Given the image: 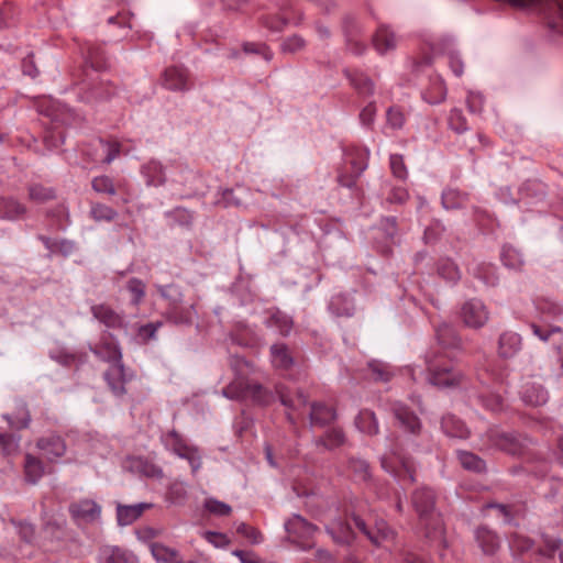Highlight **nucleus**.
I'll list each match as a JSON object with an SVG mask.
<instances>
[{
	"label": "nucleus",
	"mask_w": 563,
	"mask_h": 563,
	"mask_svg": "<svg viewBox=\"0 0 563 563\" xmlns=\"http://www.w3.org/2000/svg\"><path fill=\"white\" fill-rule=\"evenodd\" d=\"M428 380L437 387L459 386L464 376L453 365L438 353H429L427 356Z\"/></svg>",
	"instance_id": "nucleus-1"
},
{
	"label": "nucleus",
	"mask_w": 563,
	"mask_h": 563,
	"mask_svg": "<svg viewBox=\"0 0 563 563\" xmlns=\"http://www.w3.org/2000/svg\"><path fill=\"white\" fill-rule=\"evenodd\" d=\"M224 395L230 398L250 397L256 401L266 404L269 401L271 396L260 384H244L235 382L224 389Z\"/></svg>",
	"instance_id": "nucleus-2"
},
{
	"label": "nucleus",
	"mask_w": 563,
	"mask_h": 563,
	"mask_svg": "<svg viewBox=\"0 0 563 563\" xmlns=\"http://www.w3.org/2000/svg\"><path fill=\"white\" fill-rule=\"evenodd\" d=\"M413 505L420 516L421 522L428 526L431 520L440 528V521L432 515L434 496L429 489H421L413 495Z\"/></svg>",
	"instance_id": "nucleus-3"
},
{
	"label": "nucleus",
	"mask_w": 563,
	"mask_h": 563,
	"mask_svg": "<svg viewBox=\"0 0 563 563\" xmlns=\"http://www.w3.org/2000/svg\"><path fill=\"white\" fill-rule=\"evenodd\" d=\"M354 523L376 545H382L386 541H391L395 537V532L384 520H378L373 530H368L366 523L360 517H354Z\"/></svg>",
	"instance_id": "nucleus-4"
},
{
	"label": "nucleus",
	"mask_w": 563,
	"mask_h": 563,
	"mask_svg": "<svg viewBox=\"0 0 563 563\" xmlns=\"http://www.w3.org/2000/svg\"><path fill=\"white\" fill-rule=\"evenodd\" d=\"M461 316L465 325L474 329L483 327L488 320V312L479 301L466 302L462 308Z\"/></svg>",
	"instance_id": "nucleus-5"
},
{
	"label": "nucleus",
	"mask_w": 563,
	"mask_h": 563,
	"mask_svg": "<svg viewBox=\"0 0 563 563\" xmlns=\"http://www.w3.org/2000/svg\"><path fill=\"white\" fill-rule=\"evenodd\" d=\"M37 448L48 461H55L66 452L64 440L55 434L43 437L37 441Z\"/></svg>",
	"instance_id": "nucleus-6"
},
{
	"label": "nucleus",
	"mask_w": 563,
	"mask_h": 563,
	"mask_svg": "<svg viewBox=\"0 0 563 563\" xmlns=\"http://www.w3.org/2000/svg\"><path fill=\"white\" fill-rule=\"evenodd\" d=\"M70 512L78 519L91 522L99 518L101 509L93 500L84 499L73 504L70 506Z\"/></svg>",
	"instance_id": "nucleus-7"
},
{
	"label": "nucleus",
	"mask_w": 563,
	"mask_h": 563,
	"mask_svg": "<svg viewBox=\"0 0 563 563\" xmlns=\"http://www.w3.org/2000/svg\"><path fill=\"white\" fill-rule=\"evenodd\" d=\"M113 358L114 361L107 372V379L112 390L120 395L124 393V371L120 363V354L118 352H114Z\"/></svg>",
	"instance_id": "nucleus-8"
},
{
	"label": "nucleus",
	"mask_w": 563,
	"mask_h": 563,
	"mask_svg": "<svg viewBox=\"0 0 563 563\" xmlns=\"http://www.w3.org/2000/svg\"><path fill=\"white\" fill-rule=\"evenodd\" d=\"M5 418L11 428L18 430L26 428L30 423V413L26 407L21 404H13L10 406Z\"/></svg>",
	"instance_id": "nucleus-9"
},
{
	"label": "nucleus",
	"mask_w": 563,
	"mask_h": 563,
	"mask_svg": "<svg viewBox=\"0 0 563 563\" xmlns=\"http://www.w3.org/2000/svg\"><path fill=\"white\" fill-rule=\"evenodd\" d=\"M151 552L157 562L183 563L179 553L175 549L168 548L162 543H152Z\"/></svg>",
	"instance_id": "nucleus-10"
},
{
	"label": "nucleus",
	"mask_w": 563,
	"mask_h": 563,
	"mask_svg": "<svg viewBox=\"0 0 563 563\" xmlns=\"http://www.w3.org/2000/svg\"><path fill=\"white\" fill-rule=\"evenodd\" d=\"M130 467L133 472L151 478H159L163 474L157 465L141 457L132 459Z\"/></svg>",
	"instance_id": "nucleus-11"
},
{
	"label": "nucleus",
	"mask_w": 563,
	"mask_h": 563,
	"mask_svg": "<svg viewBox=\"0 0 563 563\" xmlns=\"http://www.w3.org/2000/svg\"><path fill=\"white\" fill-rule=\"evenodd\" d=\"M148 504H139L134 506H119L118 507V521L120 525L125 526L135 521L145 509L150 508Z\"/></svg>",
	"instance_id": "nucleus-12"
},
{
	"label": "nucleus",
	"mask_w": 563,
	"mask_h": 563,
	"mask_svg": "<svg viewBox=\"0 0 563 563\" xmlns=\"http://www.w3.org/2000/svg\"><path fill=\"white\" fill-rule=\"evenodd\" d=\"M287 530L301 538H309L316 531V527L300 516H295L287 522Z\"/></svg>",
	"instance_id": "nucleus-13"
},
{
	"label": "nucleus",
	"mask_w": 563,
	"mask_h": 563,
	"mask_svg": "<svg viewBox=\"0 0 563 563\" xmlns=\"http://www.w3.org/2000/svg\"><path fill=\"white\" fill-rule=\"evenodd\" d=\"M25 213V208L11 198H0V218L14 219Z\"/></svg>",
	"instance_id": "nucleus-14"
},
{
	"label": "nucleus",
	"mask_w": 563,
	"mask_h": 563,
	"mask_svg": "<svg viewBox=\"0 0 563 563\" xmlns=\"http://www.w3.org/2000/svg\"><path fill=\"white\" fill-rule=\"evenodd\" d=\"M310 418L313 424L323 426L332 422L336 418V413L333 408L324 405H313Z\"/></svg>",
	"instance_id": "nucleus-15"
},
{
	"label": "nucleus",
	"mask_w": 563,
	"mask_h": 563,
	"mask_svg": "<svg viewBox=\"0 0 563 563\" xmlns=\"http://www.w3.org/2000/svg\"><path fill=\"white\" fill-rule=\"evenodd\" d=\"M95 317L104 323L107 327H120L122 323L121 317L115 313L110 307L104 305L93 307Z\"/></svg>",
	"instance_id": "nucleus-16"
},
{
	"label": "nucleus",
	"mask_w": 563,
	"mask_h": 563,
	"mask_svg": "<svg viewBox=\"0 0 563 563\" xmlns=\"http://www.w3.org/2000/svg\"><path fill=\"white\" fill-rule=\"evenodd\" d=\"M357 428L367 434L374 435L378 432V423L376 416L373 411L363 410L356 418Z\"/></svg>",
	"instance_id": "nucleus-17"
},
{
	"label": "nucleus",
	"mask_w": 563,
	"mask_h": 563,
	"mask_svg": "<svg viewBox=\"0 0 563 563\" xmlns=\"http://www.w3.org/2000/svg\"><path fill=\"white\" fill-rule=\"evenodd\" d=\"M164 84L169 89H184L186 85V74L177 67H169L164 73Z\"/></svg>",
	"instance_id": "nucleus-18"
},
{
	"label": "nucleus",
	"mask_w": 563,
	"mask_h": 563,
	"mask_svg": "<svg viewBox=\"0 0 563 563\" xmlns=\"http://www.w3.org/2000/svg\"><path fill=\"white\" fill-rule=\"evenodd\" d=\"M272 356H273V363L278 368L288 369L294 360L288 352V349L284 344H275L272 346Z\"/></svg>",
	"instance_id": "nucleus-19"
},
{
	"label": "nucleus",
	"mask_w": 563,
	"mask_h": 563,
	"mask_svg": "<svg viewBox=\"0 0 563 563\" xmlns=\"http://www.w3.org/2000/svg\"><path fill=\"white\" fill-rule=\"evenodd\" d=\"M562 542L560 539L543 534L542 543L537 553L545 559H552L556 551L561 549Z\"/></svg>",
	"instance_id": "nucleus-20"
},
{
	"label": "nucleus",
	"mask_w": 563,
	"mask_h": 563,
	"mask_svg": "<svg viewBox=\"0 0 563 563\" xmlns=\"http://www.w3.org/2000/svg\"><path fill=\"white\" fill-rule=\"evenodd\" d=\"M396 417L400 424L412 433L420 430V422L416 415L410 412L406 408H399L396 410Z\"/></svg>",
	"instance_id": "nucleus-21"
},
{
	"label": "nucleus",
	"mask_w": 563,
	"mask_h": 563,
	"mask_svg": "<svg viewBox=\"0 0 563 563\" xmlns=\"http://www.w3.org/2000/svg\"><path fill=\"white\" fill-rule=\"evenodd\" d=\"M25 475L30 482H36L44 473V467L37 457L27 454L25 457Z\"/></svg>",
	"instance_id": "nucleus-22"
},
{
	"label": "nucleus",
	"mask_w": 563,
	"mask_h": 563,
	"mask_svg": "<svg viewBox=\"0 0 563 563\" xmlns=\"http://www.w3.org/2000/svg\"><path fill=\"white\" fill-rule=\"evenodd\" d=\"M328 531L332 534L333 539L338 543H349L353 538L351 528L342 521H336L333 523V526L329 528Z\"/></svg>",
	"instance_id": "nucleus-23"
},
{
	"label": "nucleus",
	"mask_w": 563,
	"mask_h": 563,
	"mask_svg": "<svg viewBox=\"0 0 563 563\" xmlns=\"http://www.w3.org/2000/svg\"><path fill=\"white\" fill-rule=\"evenodd\" d=\"M395 35L386 29H380L374 36V45L380 51L385 52L395 46Z\"/></svg>",
	"instance_id": "nucleus-24"
},
{
	"label": "nucleus",
	"mask_w": 563,
	"mask_h": 563,
	"mask_svg": "<svg viewBox=\"0 0 563 563\" xmlns=\"http://www.w3.org/2000/svg\"><path fill=\"white\" fill-rule=\"evenodd\" d=\"M55 198V191L52 188L44 187L42 185H34L30 188V199L44 203Z\"/></svg>",
	"instance_id": "nucleus-25"
},
{
	"label": "nucleus",
	"mask_w": 563,
	"mask_h": 563,
	"mask_svg": "<svg viewBox=\"0 0 563 563\" xmlns=\"http://www.w3.org/2000/svg\"><path fill=\"white\" fill-rule=\"evenodd\" d=\"M477 538L481 541L482 548L486 553H494L498 547L496 537L486 528H481L477 531Z\"/></svg>",
	"instance_id": "nucleus-26"
},
{
	"label": "nucleus",
	"mask_w": 563,
	"mask_h": 563,
	"mask_svg": "<svg viewBox=\"0 0 563 563\" xmlns=\"http://www.w3.org/2000/svg\"><path fill=\"white\" fill-rule=\"evenodd\" d=\"M460 461L464 468L471 470L474 472H482L485 470V463L478 456L464 452L460 454Z\"/></svg>",
	"instance_id": "nucleus-27"
},
{
	"label": "nucleus",
	"mask_w": 563,
	"mask_h": 563,
	"mask_svg": "<svg viewBox=\"0 0 563 563\" xmlns=\"http://www.w3.org/2000/svg\"><path fill=\"white\" fill-rule=\"evenodd\" d=\"M345 437L342 430L332 429L322 439L323 444L329 449H334L344 443Z\"/></svg>",
	"instance_id": "nucleus-28"
},
{
	"label": "nucleus",
	"mask_w": 563,
	"mask_h": 563,
	"mask_svg": "<svg viewBox=\"0 0 563 563\" xmlns=\"http://www.w3.org/2000/svg\"><path fill=\"white\" fill-rule=\"evenodd\" d=\"M92 187L99 192H108L110 195L115 192L112 180L107 176L96 177L92 181Z\"/></svg>",
	"instance_id": "nucleus-29"
},
{
	"label": "nucleus",
	"mask_w": 563,
	"mask_h": 563,
	"mask_svg": "<svg viewBox=\"0 0 563 563\" xmlns=\"http://www.w3.org/2000/svg\"><path fill=\"white\" fill-rule=\"evenodd\" d=\"M369 369L372 373V378L374 380L387 382L391 376V374L387 371L386 366L378 362L371 363Z\"/></svg>",
	"instance_id": "nucleus-30"
},
{
	"label": "nucleus",
	"mask_w": 563,
	"mask_h": 563,
	"mask_svg": "<svg viewBox=\"0 0 563 563\" xmlns=\"http://www.w3.org/2000/svg\"><path fill=\"white\" fill-rule=\"evenodd\" d=\"M205 506L210 512L216 515L228 516L231 512L229 505L216 499H208Z\"/></svg>",
	"instance_id": "nucleus-31"
},
{
	"label": "nucleus",
	"mask_w": 563,
	"mask_h": 563,
	"mask_svg": "<svg viewBox=\"0 0 563 563\" xmlns=\"http://www.w3.org/2000/svg\"><path fill=\"white\" fill-rule=\"evenodd\" d=\"M115 211L107 206L97 205L92 208V216L97 221H110L115 217Z\"/></svg>",
	"instance_id": "nucleus-32"
},
{
	"label": "nucleus",
	"mask_w": 563,
	"mask_h": 563,
	"mask_svg": "<svg viewBox=\"0 0 563 563\" xmlns=\"http://www.w3.org/2000/svg\"><path fill=\"white\" fill-rule=\"evenodd\" d=\"M100 145L107 150V155L103 158V162L107 164L111 163L120 153L121 145L117 141L107 143L100 142Z\"/></svg>",
	"instance_id": "nucleus-33"
},
{
	"label": "nucleus",
	"mask_w": 563,
	"mask_h": 563,
	"mask_svg": "<svg viewBox=\"0 0 563 563\" xmlns=\"http://www.w3.org/2000/svg\"><path fill=\"white\" fill-rule=\"evenodd\" d=\"M236 531L245 538L250 539L253 543H257L261 539V533L255 528L250 527L244 522L238 526Z\"/></svg>",
	"instance_id": "nucleus-34"
},
{
	"label": "nucleus",
	"mask_w": 563,
	"mask_h": 563,
	"mask_svg": "<svg viewBox=\"0 0 563 563\" xmlns=\"http://www.w3.org/2000/svg\"><path fill=\"white\" fill-rule=\"evenodd\" d=\"M512 547L519 552L525 553L526 551L532 548V541L528 538L521 536H514L512 538Z\"/></svg>",
	"instance_id": "nucleus-35"
},
{
	"label": "nucleus",
	"mask_w": 563,
	"mask_h": 563,
	"mask_svg": "<svg viewBox=\"0 0 563 563\" xmlns=\"http://www.w3.org/2000/svg\"><path fill=\"white\" fill-rule=\"evenodd\" d=\"M129 289L135 296L134 302L139 303L144 296V285L134 279L129 283Z\"/></svg>",
	"instance_id": "nucleus-36"
},
{
	"label": "nucleus",
	"mask_w": 563,
	"mask_h": 563,
	"mask_svg": "<svg viewBox=\"0 0 563 563\" xmlns=\"http://www.w3.org/2000/svg\"><path fill=\"white\" fill-rule=\"evenodd\" d=\"M0 444L5 453H11L16 450L18 445L12 435L0 434Z\"/></svg>",
	"instance_id": "nucleus-37"
},
{
	"label": "nucleus",
	"mask_w": 563,
	"mask_h": 563,
	"mask_svg": "<svg viewBox=\"0 0 563 563\" xmlns=\"http://www.w3.org/2000/svg\"><path fill=\"white\" fill-rule=\"evenodd\" d=\"M19 533L27 542L33 540L34 528L29 522H19Z\"/></svg>",
	"instance_id": "nucleus-38"
},
{
	"label": "nucleus",
	"mask_w": 563,
	"mask_h": 563,
	"mask_svg": "<svg viewBox=\"0 0 563 563\" xmlns=\"http://www.w3.org/2000/svg\"><path fill=\"white\" fill-rule=\"evenodd\" d=\"M206 538L209 542L213 543L217 547H223L229 544V539L227 538V536L222 533L207 532Z\"/></svg>",
	"instance_id": "nucleus-39"
},
{
	"label": "nucleus",
	"mask_w": 563,
	"mask_h": 563,
	"mask_svg": "<svg viewBox=\"0 0 563 563\" xmlns=\"http://www.w3.org/2000/svg\"><path fill=\"white\" fill-rule=\"evenodd\" d=\"M305 42L299 36H292L284 44V49L289 52H296L297 49H300L303 46Z\"/></svg>",
	"instance_id": "nucleus-40"
},
{
	"label": "nucleus",
	"mask_w": 563,
	"mask_h": 563,
	"mask_svg": "<svg viewBox=\"0 0 563 563\" xmlns=\"http://www.w3.org/2000/svg\"><path fill=\"white\" fill-rule=\"evenodd\" d=\"M106 563H126V558L123 552L119 550H111L106 558Z\"/></svg>",
	"instance_id": "nucleus-41"
},
{
	"label": "nucleus",
	"mask_w": 563,
	"mask_h": 563,
	"mask_svg": "<svg viewBox=\"0 0 563 563\" xmlns=\"http://www.w3.org/2000/svg\"><path fill=\"white\" fill-rule=\"evenodd\" d=\"M388 121L393 126H401L404 123V115L400 111L397 110H389L388 112Z\"/></svg>",
	"instance_id": "nucleus-42"
},
{
	"label": "nucleus",
	"mask_w": 563,
	"mask_h": 563,
	"mask_svg": "<svg viewBox=\"0 0 563 563\" xmlns=\"http://www.w3.org/2000/svg\"><path fill=\"white\" fill-rule=\"evenodd\" d=\"M391 168L397 177L402 178L405 176V166L400 157L391 158Z\"/></svg>",
	"instance_id": "nucleus-43"
},
{
	"label": "nucleus",
	"mask_w": 563,
	"mask_h": 563,
	"mask_svg": "<svg viewBox=\"0 0 563 563\" xmlns=\"http://www.w3.org/2000/svg\"><path fill=\"white\" fill-rule=\"evenodd\" d=\"M156 331V327L152 323L146 324L140 329V335L144 338V340H148L154 336Z\"/></svg>",
	"instance_id": "nucleus-44"
},
{
	"label": "nucleus",
	"mask_w": 563,
	"mask_h": 563,
	"mask_svg": "<svg viewBox=\"0 0 563 563\" xmlns=\"http://www.w3.org/2000/svg\"><path fill=\"white\" fill-rule=\"evenodd\" d=\"M223 199L225 200L227 206H238L240 203V201L233 197V190L231 189H225L223 191Z\"/></svg>",
	"instance_id": "nucleus-45"
},
{
	"label": "nucleus",
	"mask_w": 563,
	"mask_h": 563,
	"mask_svg": "<svg viewBox=\"0 0 563 563\" xmlns=\"http://www.w3.org/2000/svg\"><path fill=\"white\" fill-rule=\"evenodd\" d=\"M527 401L530 405L539 406L545 402V396L543 394L537 395V398L534 400L530 396H527Z\"/></svg>",
	"instance_id": "nucleus-46"
},
{
	"label": "nucleus",
	"mask_w": 563,
	"mask_h": 563,
	"mask_svg": "<svg viewBox=\"0 0 563 563\" xmlns=\"http://www.w3.org/2000/svg\"><path fill=\"white\" fill-rule=\"evenodd\" d=\"M234 554L239 556L243 563H260L256 559L244 555L242 551H235Z\"/></svg>",
	"instance_id": "nucleus-47"
},
{
	"label": "nucleus",
	"mask_w": 563,
	"mask_h": 563,
	"mask_svg": "<svg viewBox=\"0 0 563 563\" xmlns=\"http://www.w3.org/2000/svg\"><path fill=\"white\" fill-rule=\"evenodd\" d=\"M401 464H402V468L408 474L410 482H413L415 481L413 470H412L410 463L408 461H402Z\"/></svg>",
	"instance_id": "nucleus-48"
},
{
	"label": "nucleus",
	"mask_w": 563,
	"mask_h": 563,
	"mask_svg": "<svg viewBox=\"0 0 563 563\" xmlns=\"http://www.w3.org/2000/svg\"><path fill=\"white\" fill-rule=\"evenodd\" d=\"M372 115H373L372 109H365L361 114L364 122H369L372 119Z\"/></svg>",
	"instance_id": "nucleus-49"
},
{
	"label": "nucleus",
	"mask_w": 563,
	"mask_h": 563,
	"mask_svg": "<svg viewBox=\"0 0 563 563\" xmlns=\"http://www.w3.org/2000/svg\"><path fill=\"white\" fill-rule=\"evenodd\" d=\"M402 563H419V559L415 554L408 553Z\"/></svg>",
	"instance_id": "nucleus-50"
},
{
	"label": "nucleus",
	"mask_w": 563,
	"mask_h": 563,
	"mask_svg": "<svg viewBox=\"0 0 563 563\" xmlns=\"http://www.w3.org/2000/svg\"><path fill=\"white\" fill-rule=\"evenodd\" d=\"M265 452H266V457H267L269 464L271 465H275L274 460H273V451H272V448L269 445H266Z\"/></svg>",
	"instance_id": "nucleus-51"
},
{
	"label": "nucleus",
	"mask_w": 563,
	"mask_h": 563,
	"mask_svg": "<svg viewBox=\"0 0 563 563\" xmlns=\"http://www.w3.org/2000/svg\"><path fill=\"white\" fill-rule=\"evenodd\" d=\"M278 393L280 396V400L285 406H292L291 401L289 399H287V397L284 395V393L282 390H278Z\"/></svg>",
	"instance_id": "nucleus-52"
},
{
	"label": "nucleus",
	"mask_w": 563,
	"mask_h": 563,
	"mask_svg": "<svg viewBox=\"0 0 563 563\" xmlns=\"http://www.w3.org/2000/svg\"><path fill=\"white\" fill-rule=\"evenodd\" d=\"M319 556L321 561H328L331 559V555L327 551H320Z\"/></svg>",
	"instance_id": "nucleus-53"
},
{
	"label": "nucleus",
	"mask_w": 563,
	"mask_h": 563,
	"mask_svg": "<svg viewBox=\"0 0 563 563\" xmlns=\"http://www.w3.org/2000/svg\"><path fill=\"white\" fill-rule=\"evenodd\" d=\"M144 533H145V536H146V537H148V538H154V537H156V536H157V532H156V531H154L153 529H145V530H144Z\"/></svg>",
	"instance_id": "nucleus-54"
},
{
	"label": "nucleus",
	"mask_w": 563,
	"mask_h": 563,
	"mask_svg": "<svg viewBox=\"0 0 563 563\" xmlns=\"http://www.w3.org/2000/svg\"><path fill=\"white\" fill-rule=\"evenodd\" d=\"M497 508H498L501 512H504L506 517H508V516H509V514H508V508H507L506 506H504V505H498V506H497Z\"/></svg>",
	"instance_id": "nucleus-55"
},
{
	"label": "nucleus",
	"mask_w": 563,
	"mask_h": 563,
	"mask_svg": "<svg viewBox=\"0 0 563 563\" xmlns=\"http://www.w3.org/2000/svg\"><path fill=\"white\" fill-rule=\"evenodd\" d=\"M534 332L542 339V340H547V336L545 335H542L540 332H539V329L536 328L534 329Z\"/></svg>",
	"instance_id": "nucleus-56"
},
{
	"label": "nucleus",
	"mask_w": 563,
	"mask_h": 563,
	"mask_svg": "<svg viewBox=\"0 0 563 563\" xmlns=\"http://www.w3.org/2000/svg\"><path fill=\"white\" fill-rule=\"evenodd\" d=\"M299 400L301 404H306V398L302 394H299Z\"/></svg>",
	"instance_id": "nucleus-57"
},
{
	"label": "nucleus",
	"mask_w": 563,
	"mask_h": 563,
	"mask_svg": "<svg viewBox=\"0 0 563 563\" xmlns=\"http://www.w3.org/2000/svg\"><path fill=\"white\" fill-rule=\"evenodd\" d=\"M169 435H170V437H173V438H176V437H177V433H176L175 431H172V432L169 433Z\"/></svg>",
	"instance_id": "nucleus-58"
},
{
	"label": "nucleus",
	"mask_w": 563,
	"mask_h": 563,
	"mask_svg": "<svg viewBox=\"0 0 563 563\" xmlns=\"http://www.w3.org/2000/svg\"><path fill=\"white\" fill-rule=\"evenodd\" d=\"M384 466H385V468H391V470H394L391 466L387 465L386 461H384Z\"/></svg>",
	"instance_id": "nucleus-59"
},
{
	"label": "nucleus",
	"mask_w": 563,
	"mask_h": 563,
	"mask_svg": "<svg viewBox=\"0 0 563 563\" xmlns=\"http://www.w3.org/2000/svg\"><path fill=\"white\" fill-rule=\"evenodd\" d=\"M510 453L515 454L517 453V450L516 449H508Z\"/></svg>",
	"instance_id": "nucleus-60"
},
{
	"label": "nucleus",
	"mask_w": 563,
	"mask_h": 563,
	"mask_svg": "<svg viewBox=\"0 0 563 563\" xmlns=\"http://www.w3.org/2000/svg\"><path fill=\"white\" fill-rule=\"evenodd\" d=\"M561 562L563 563V552L560 553Z\"/></svg>",
	"instance_id": "nucleus-61"
},
{
	"label": "nucleus",
	"mask_w": 563,
	"mask_h": 563,
	"mask_svg": "<svg viewBox=\"0 0 563 563\" xmlns=\"http://www.w3.org/2000/svg\"><path fill=\"white\" fill-rule=\"evenodd\" d=\"M561 450L563 451V441H562V443H561Z\"/></svg>",
	"instance_id": "nucleus-62"
}]
</instances>
